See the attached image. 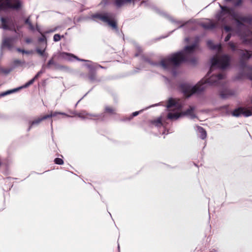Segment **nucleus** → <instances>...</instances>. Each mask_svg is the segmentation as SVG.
<instances>
[{"label": "nucleus", "mask_w": 252, "mask_h": 252, "mask_svg": "<svg viewBox=\"0 0 252 252\" xmlns=\"http://www.w3.org/2000/svg\"><path fill=\"white\" fill-rule=\"evenodd\" d=\"M231 94H232L230 93V91L228 90H222L220 91V97L223 99L227 98L229 96L231 95Z\"/></svg>", "instance_id": "aec40b11"}, {"label": "nucleus", "mask_w": 252, "mask_h": 252, "mask_svg": "<svg viewBox=\"0 0 252 252\" xmlns=\"http://www.w3.org/2000/svg\"><path fill=\"white\" fill-rule=\"evenodd\" d=\"M47 47L46 43L43 44V46H40V48L36 49L37 53L41 56H43L45 52V50Z\"/></svg>", "instance_id": "6ab92c4d"}, {"label": "nucleus", "mask_w": 252, "mask_h": 252, "mask_svg": "<svg viewBox=\"0 0 252 252\" xmlns=\"http://www.w3.org/2000/svg\"><path fill=\"white\" fill-rule=\"evenodd\" d=\"M55 64V63L54 61V59L53 58H52V59H51L48 62L47 64V67L48 68H50L51 66L52 65H54Z\"/></svg>", "instance_id": "72a5a7b5"}, {"label": "nucleus", "mask_w": 252, "mask_h": 252, "mask_svg": "<svg viewBox=\"0 0 252 252\" xmlns=\"http://www.w3.org/2000/svg\"><path fill=\"white\" fill-rule=\"evenodd\" d=\"M10 70H4L3 71V72L6 74H7L10 72Z\"/></svg>", "instance_id": "c03bdc74"}, {"label": "nucleus", "mask_w": 252, "mask_h": 252, "mask_svg": "<svg viewBox=\"0 0 252 252\" xmlns=\"http://www.w3.org/2000/svg\"><path fill=\"white\" fill-rule=\"evenodd\" d=\"M185 41H186V42L187 43H189V41H190V38L189 37H186L185 38Z\"/></svg>", "instance_id": "79ce46f5"}, {"label": "nucleus", "mask_w": 252, "mask_h": 252, "mask_svg": "<svg viewBox=\"0 0 252 252\" xmlns=\"http://www.w3.org/2000/svg\"><path fill=\"white\" fill-rule=\"evenodd\" d=\"M22 5L20 0H0V9L11 8L19 9Z\"/></svg>", "instance_id": "39448f33"}, {"label": "nucleus", "mask_w": 252, "mask_h": 252, "mask_svg": "<svg viewBox=\"0 0 252 252\" xmlns=\"http://www.w3.org/2000/svg\"><path fill=\"white\" fill-rule=\"evenodd\" d=\"M180 116V114L178 113H173L170 112L167 115V118L170 120H176Z\"/></svg>", "instance_id": "412c9836"}, {"label": "nucleus", "mask_w": 252, "mask_h": 252, "mask_svg": "<svg viewBox=\"0 0 252 252\" xmlns=\"http://www.w3.org/2000/svg\"><path fill=\"white\" fill-rule=\"evenodd\" d=\"M104 113L110 115H115L117 114L116 108L113 106L108 105L105 106Z\"/></svg>", "instance_id": "9b49d317"}, {"label": "nucleus", "mask_w": 252, "mask_h": 252, "mask_svg": "<svg viewBox=\"0 0 252 252\" xmlns=\"http://www.w3.org/2000/svg\"><path fill=\"white\" fill-rule=\"evenodd\" d=\"M247 61V60H244L240 59V61H239L240 67L241 69L243 70H244L245 69H248V67H250L249 66L247 65V63H246Z\"/></svg>", "instance_id": "5701e85b"}, {"label": "nucleus", "mask_w": 252, "mask_h": 252, "mask_svg": "<svg viewBox=\"0 0 252 252\" xmlns=\"http://www.w3.org/2000/svg\"><path fill=\"white\" fill-rule=\"evenodd\" d=\"M17 51H18L19 52H21L23 54H29L31 53V51H26L24 49H21L20 48H17Z\"/></svg>", "instance_id": "c9c22d12"}, {"label": "nucleus", "mask_w": 252, "mask_h": 252, "mask_svg": "<svg viewBox=\"0 0 252 252\" xmlns=\"http://www.w3.org/2000/svg\"><path fill=\"white\" fill-rule=\"evenodd\" d=\"M135 49L136 52L135 54V56L137 57L141 54V53L142 52V49L139 46H136Z\"/></svg>", "instance_id": "c756f323"}, {"label": "nucleus", "mask_w": 252, "mask_h": 252, "mask_svg": "<svg viewBox=\"0 0 252 252\" xmlns=\"http://www.w3.org/2000/svg\"><path fill=\"white\" fill-rule=\"evenodd\" d=\"M72 56H73L74 58H77V57H76V56H74V55H72Z\"/></svg>", "instance_id": "de8ad7c7"}, {"label": "nucleus", "mask_w": 252, "mask_h": 252, "mask_svg": "<svg viewBox=\"0 0 252 252\" xmlns=\"http://www.w3.org/2000/svg\"><path fill=\"white\" fill-rule=\"evenodd\" d=\"M225 30L226 31H230L231 30V29L229 27H227V26H226L225 27Z\"/></svg>", "instance_id": "37998d69"}, {"label": "nucleus", "mask_w": 252, "mask_h": 252, "mask_svg": "<svg viewBox=\"0 0 252 252\" xmlns=\"http://www.w3.org/2000/svg\"><path fill=\"white\" fill-rule=\"evenodd\" d=\"M130 1L131 0H116L115 4L117 6L120 7L126 3L130 2Z\"/></svg>", "instance_id": "393cba45"}, {"label": "nucleus", "mask_w": 252, "mask_h": 252, "mask_svg": "<svg viewBox=\"0 0 252 252\" xmlns=\"http://www.w3.org/2000/svg\"><path fill=\"white\" fill-rule=\"evenodd\" d=\"M194 108L193 107L189 106V109H188L182 112L181 113V114L184 115L189 116L191 118H193L195 117V115L194 114Z\"/></svg>", "instance_id": "2eb2a0df"}, {"label": "nucleus", "mask_w": 252, "mask_h": 252, "mask_svg": "<svg viewBox=\"0 0 252 252\" xmlns=\"http://www.w3.org/2000/svg\"><path fill=\"white\" fill-rule=\"evenodd\" d=\"M248 70L252 71V67H248ZM247 77L250 80L252 81V72H248L246 73Z\"/></svg>", "instance_id": "7c9ffc66"}, {"label": "nucleus", "mask_w": 252, "mask_h": 252, "mask_svg": "<svg viewBox=\"0 0 252 252\" xmlns=\"http://www.w3.org/2000/svg\"><path fill=\"white\" fill-rule=\"evenodd\" d=\"M216 23L210 20H208L205 23L203 24L202 26L205 29L209 30L212 29L216 26Z\"/></svg>", "instance_id": "dca6fc26"}, {"label": "nucleus", "mask_w": 252, "mask_h": 252, "mask_svg": "<svg viewBox=\"0 0 252 252\" xmlns=\"http://www.w3.org/2000/svg\"><path fill=\"white\" fill-rule=\"evenodd\" d=\"M230 57L228 55H223L220 56H216L211 59V66L208 75L213 70L214 68L217 67L220 69H225L229 65Z\"/></svg>", "instance_id": "7ed1b4c3"}, {"label": "nucleus", "mask_w": 252, "mask_h": 252, "mask_svg": "<svg viewBox=\"0 0 252 252\" xmlns=\"http://www.w3.org/2000/svg\"><path fill=\"white\" fill-rule=\"evenodd\" d=\"M24 26L30 31H39V29L37 26H34L32 25L30 17L25 20Z\"/></svg>", "instance_id": "9d476101"}, {"label": "nucleus", "mask_w": 252, "mask_h": 252, "mask_svg": "<svg viewBox=\"0 0 252 252\" xmlns=\"http://www.w3.org/2000/svg\"><path fill=\"white\" fill-rule=\"evenodd\" d=\"M221 8L223 10H228L227 7L221 6Z\"/></svg>", "instance_id": "a18cd8bd"}, {"label": "nucleus", "mask_w": 252, "mask_h": 252, "mask_svg": "<svg viewBox=\"0 0 252 252\" xmlns=\"http://www.w3.org/2000/svg\"><path fill=\"white\" fill-rule=\"evenodd\" d=\"M43 72H44V71H43L42 70H41L40 71H39V72H37V73L33 78V79L34 80L37 79Z\"/></svg>", "instance_id": "f704fd0d"}, {"label": "nucleus", "mask_w": 252, "mask_h": 252, "mask_svg": "<svg viewBox=\"0 0 252 252\" xmlns=\"http://www.w3.org/2000/svg\"><path fill=\"white\" fill-rule=\"evenodd\" d=\"M228 45L232 51H234L236 50V46L234 43L230 41L228 43Z\"/></svg>", "instance_id": "2f4dec72"}, {"label": "nucleus", "mask_w": 252, "mask_h": 252, "mask_svg": "<svg viewBox=\"0 0 252 252\" xmlns=\"http://www.w3.org/2000/svg\"><path fill=\"white\" fill-rule=\"evenodd\" d=\"M139 113V112L138 111H136V112H133L132 114V116H131V118H132V117L136 116L137 115H138Z\"/></svg>", "instance_id": "a19ab883"}, {"label": "nucleus", "mask_w": 252, "mask_h": 252, "mask_svg": "<svg viewBox=\"0 0 252 252\" xmlns=\"http://www.w3.org/2000/svg\"><path fill=\"white\" fill-rule=\"evenodd\" d=\"M1 23H2V26L3 29L4 30H11L10 29H9L8 28V21L7 19L2 18H1Z\"/></svg>", "instance_id": "4be33fe9"}, {"label": "nucleus", "mask_w": 252, "mask_h": 252, "mask_svg": "<svg viewBox=\"0 0 252 252\" xmlns=\"http://www.w3.org/2000/svg\"><path fill=\"white\" fill-rule=\"evenodd\" d=\"M52 123H53V121L52 120L51 121V125L52 124Z\"/></svg>", "instance_id": "09e8293b"}, {"label": "nucleus", "mask_w": 252, "mask_h": 252, "mask_svg": "<svg viewBox=\"0 0 252 252\" xmlns=\"http://www.w3.org/2000/svg\"><path fill=\"white\" fill-rule=\"evenodd\" d=\"M58 114L64 115V116H67V117L69 116L68 115H67V114H66L64 113L57 112L51 111L49 114H47V115H45L44 119H48V118H52L53 117H55V116H56Z\"/></svg>", "instance_id": "a211bd4d"}, {"label": "nucleus", "mask_w": 252, "mask_h": 252, "mask_svg": "<svg viewBox=\"0 0 252 252\" xmlns=\"http://www.w3.org/2000/svg\"><path fill=\"white\" fill-rule=\"evenodd\" d=\"M239 54L240 56V59L244 60H248L251 58L252 54L250 53L249 51L247 50H238Z\"/></svg>", "instance_id": "1a4fd4ad"}, {"label": "nucleus", "mask_w": 252, "mask_h": 252, "mask_svg": "<svg viewBox=\"0 0 252 252\" xmlns=\"http://www.w3.org/2000/svg\"><path fill=\"white\" fill-rule=\"evenodd\" d=\"M197 130L199 133V137L202 139H205L207 137V132L205 129L201 126H198Z\"/></svg>", "instance_id": "f3484780"}, {"label": "nucleus", "mask_w": 252, "mask_h": 252, "mask_svg": "<svg viewBox=\"0 0 252 252\" xmlns=\"http://www.w3.org/2000/svg\"><path fill=\"white\" fill-rule=\"evenodd\" d=\"M231 36V32H229V33L227 35V36L225 37L224 41L225 42L228 41Z\"/></svg>", "instance_id": "58836bf2"}, {"label": "nucleus", "mask_w": 252, "mask_h": 252, "mask_svg": "<svg viewBox=\"0 0 252 252\" xmlns=\"http://www.w3.org/2000/svg\"><path fill=\"white\" fill-rule=\"evenodd\" d=\"M244 44L252 45V37H246L243 40Z\"/></svg>", "instance_id": "a878e982"}, {"label": "nucleus", "mask_w": 252, "mask_h": 252, "mask_svg": "<svg viewBox=\"0 0 252 252\" xmlns=\"http://www.w3.org/2000/svg\"><path fill=\"white\" fill-rule=\"evenodd\" d=\"M88 72L86 75L87 79L92 83L100 82L101 80L98 77L97 70L99 68H103L100 65L88 64Z\"/></svg>", "instance_id": "20e7f679"}, {"label": "nucleus", "mask_w": 252, "mask_h": 252, "mask_svg": "<svg viewBox=\"0 0 252 252\" xmlns=\"http://www.w3.org/2000/svg\"><path fill=\"white\" fill-rule=\"evenodd\" d=\"M95 17L102 21L107 23L109 26L113 28V30H116L117 24L116 22L112 20L108 14L97 15Z\"/></svg>", "instance_id": "423d86ee"}, {"label": "nucleus", "mask_w": 252, "mask_h": 252, "mask_svg": "<svg viewBox=\"0 0 252 252\" xmlns=\"http://www.w3.org/2000/svg\"><path fill=\"white\" fill-rule=\"evenodd\" d=\"M155 123L158 126H161L162 125V121L160 118H158L155 121Z\"/></svg>", "instance_id": "e433bc0d"}, {"label": "nucleus", "mask_w": 252, "mask_h": 252, "mask_svg": "<svg viewBox=\"0 0 252 252\" xmlns=\"http://www.w3.org/2000/svg\"><path fill=\"white\" fill-rule=\"evenodd\" d=\"M241 114L245 117H249L252 115V111L244 107H240L234 110L232 112V115L235 117H239Z\"/></svg>", "instance_id": "0eeeda50"}, {"label": "nucleus", "mask_w": 252, "mask_h": 252, "mask_svg": "<svg viewBox=\"0 0 252 252\" xmlns=\"http://www.w3.org/2000/svg\"><path fill=\"white\" fill-rule=\"evenodd\" d=\"M38 42L40 43V46H43V44L44 43L47 44V40L45 36L43 34H41V36L38 39Z\"/></svg>", "instance_id": "bb28decb"}, {"label": "nucleus", "mask_w": 252, "mask_h": 252, "mask_svg": "<svg viewBox=\"0 0 252 252\" xmlns=\"http://www.w3.org/2000/svg\"><path fill=\"white\" fill-rule=\"evenodd\" d=\"M224 78V75L222 73L213 74L208 78L202 79L193 87L188 84H183L180 85V88L184 95L186 97H189L194 94H198L203 91L208 86L221 85Z\"/></svg>", "instance_id": "f03ea898"}, {"label": "nucleus", "mask_w": 252, "mask_h": 252, "mask_svg": "<svg viewBox=\"0 0 252 252\" xmlns=\"http://www.w3.org/2000/svg\"><path fill=\"white\" fill-rule=\"evenodd\" d=\"M166 106L167 108L168 109L171 108L173 107H175L178 108L180 107V105L175 100V99L172 98H170L169 99Z\"/></svg>", "instance_id": "f8f14e48"}, {"label": "nucleus", "mask_w": 252, "mask_h": 252, "mask_svg": "<svg viewBox=\"0 0 252 252\" xmlns=\"http://www.w3.org/2000/svg\"><path fill=\"white\" fill-rule=\"evenodd\" d=\"M207 44V46L211 49L217 50L219 51L221 50V46L220 44L215 45L211 40H208Z\"/></svg>", "instance_id": "ddd939ff"}, {"label": "nucleus", "mask_w": 252, "mask_h": 252, "mask_svg": "<svg viewBox=\"0 0 252 252\" xmlns=\"http://www.w3.org/2000/svg\"><path fill=\"white\" fill-rule=\"evenodd\" d=\"M25 42L27 43H30L32 42V40L31 38H26L25 39Z\"/></svg>", "instance_id": "ea45409f"}, {"label": "nucleus", "mask_w": 252, "mask_h": 252, "mask_svg": "<svg viewBox=\"0 0 252 252\" xmlns=\"http://www.w3.org/2000/svg\"><path fill=\"white\" fill-rule=\"evenodd\" d=\"M34 80L32 78V79H31V80H30L29 81H28L25 85V87H28L31 85H32L33 82H34Z\"/></svg>", "instance_id": "4c0bfd02"}, {"label": "nucleus", "mask_w": 252, "mask_h": 252, "mask_svg": "<svg viewBox=\"0 0 252 252\" xmlns=\"http://www.w3.org/2000/svg\"><path fill=\"white\" fill-rule=\"evenodd\" d=\"M199 38H195V42L191 45L186 46L183 51L177 52L170 57L162 59L159 65L165 69H171L174 66L179 65L183 62L192 64L196 63V59L193 56L195 49L197 47Z\"/></svg>", "instance_id": "f257e3e1"}, {"label": "nucleus", "mask_w": 252, "mask_h": 252, "mask_svg": "<svg viewBox=\"0 0 252 252\" xmlns=\"http://www.w3.org/2000/svg\"><path fill=\"white\" fill-rule=\"evenodd\" d=\"M71 114H72L74 115H75V116H77L78 117H80V118H85L88 115V114L85 111H82L81 112L78 113L73 111V112H71Z\"/></svg>", "instance_id": "b1692460"}, {"label": "nucleus", "mask_w": 252, "mask_h": 252, "mask_svg": "<svg viewBox=\"0 0 252 252\" xmlns=\"http://www.w3.org/2000/svg\"><path fill=\"white\" fill-rule=\"evenodd\" d=\"M16 38L15 37H5L2 40L1 48H7L11 50L16 43Z\"/></svg>", "instance_id": "6e6552de"}, {"label": "nucleus", "mask_w": 252, "mask_h": 252, "mask_svg": "<svg viewBox=\"0 0 252 252\" xmlns=\"http://www.w3.org/2000/svg\"><path fill=\"white\" fill-rule=\"evenodd\" d=\"M62 37H63V36H61L59 34H56L54 36V41L55 42L59 41L61 40Z\"/></svg>", "instance_id": "473e14b6"}, {"label": "nucleus", "mask_w": 252, "mask_h": 252, "mask_svg": "<svg viewBox=\"0 0 252 252\" xmlns=\"http://www.w3.org/2000/svg\"><path fill=\"white\" fill-rule=\"evenodd\" d=\"M45 115L43 116H42L41 117H39L37 119H35L32 122H31L30 123V126L28 129V131H30L31 129L32 128V126L35 125H38L40 124L42 121L46 120V119H44Z\"/></svg>", "instance_id": "4468645a"}, {"label": "nucleus", "mask_w": 252, "mask_h": 252, "mask_svg": "<svg viewBox=\"0 0 252 252\" xmlns=\"http://www.w3.org/2000/svg\"><path fill=\"white\" fill-rule=\"evenodd\" d=\"M18 90V89H15L7 91L6 92H3L2 93H1L0 94V96H4L5 95L9 94L11 93H14V92H16Z\"/></svg>", "instance_id": "cd10ccee"}, {"label": "nucleus", "mask_w": 252, "mask_h": 252, "mask_svg": "<svg viewBox=\"0 0 252 252\" xmlns=\"http://www.w3.org/2000/svg\"><path fill=\"white\" fill-rule=\"evenodd\" d=\"M54 162L55 163L59 165H63L64 163L63 160L62 158H55Z\"/></svg>", "instance_id": "c85d7f7f"}, {"label": "nucleus", "mask_w": 252, "mask_h": 252, "mask_svg": "<svg viewBox=\"0 0 252 252\" xmlns=\"http://www.w3.org/2000/svg\"><path fill=\"white\" fill-rule=\"evenodd\" d=\"M63 54H64V55H67V56H69V55H70V54H68V53H63Z\"/></svg>", "instance_id": "49530a36"}]
</instances>
